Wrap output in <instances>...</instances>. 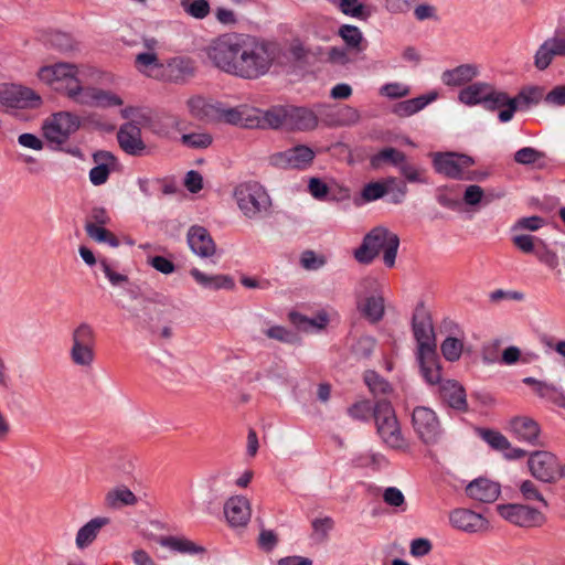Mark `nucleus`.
I'll return each mask as SVG.
<instances>
[{"label": "nucleus", "mask_w": 565, "mask_h": 565, "mask_svg": "<svg viewBox=\"0 0 565 565\" xmlns=\"http://www.w3.org/2000/svg\"><path fill=\"white\" fill-rule=\"evenodd\" d=\"M206 55L220 71L244 79L259 78L271 66L265 46L242 33L220 35L209 44Z\"/></svg>", "instance_id": "1"}, {"label": "nucleus", "mask_w": 565, "mask_h": 565, "mask_svg": "<svg viewBox=\"0 0 565 565\" xmlns=\"http://www.w3.org/2000/svg\"><path fill=\"white\" fill-rule=\"evenodd\" d=\"M412 329L417 342L416 360L420 374L427 384L436 385L440 381V359L431 318L424 303H418L414 310Z\"/></svg>", "instance_id": "2"}, {"label": "nucleus", "mask_w": 565, "mask_h": 565, "mask_svg": "<svg viewBox=\"0 0 565 565\" xmlns=\"http://www.w3.org/2000/svg\"><path fill=\"white\" fill-rule=\"evenodd\" d=\"M399 246V237L383 226L371 230L363 238L362 244L354 250V258L360 264H370L383 249V262L392 268Z\"/></svg>", "instance_id": "3"}, {"label": "nucleus", "mask_w": 565, "mask_h": 565, "mask_svg": "<svg viewBox=\"0 0 565 565\" xmlns=\"http://www.w3.org/2000/svg\"><path fill=\"white\" fill-rule=\"evenodd\" d=\"M40 81L51 86L52 89L63 93L71 100H74L82 87L78 77V68L71 63H56L43 66L39 70Z\"/></svg>", "instance_id": "4"}, {"label": "nucleus", "mask_w": 565, "mask_h": 565, "mask_svg": "<svg viewBox=\"0 0 565 565\" xmlns=\"http://www.w3.org/2000/svg\"><path fill=\"white\" fill-rule=\"evenodd\" d=\"M234 198L243 214L250 218H262L269 213L271 200L258 182H244L234 191Z\"/></svg>", "instance_id": "5"}, {"label": "nucleus", "mask_w": 565, "mask_h": 565, "mask_svg": "<svg viewBox=\"0 0 565 565\" xmlns=\"http://www.w3.org/2000/svg\"><path fill=\"white\" fill-rule=\"evenodd\" d=\"M376 430L384 444L393 449H401L405 445L398 420L392 403L385 398L379 399L373 409Z\"/></svg>", "instance_id": "6"}, {"label": "nucleus", "mask_w": 565, "mask_h": 565, "mask_svg": "<svg viewBox=\"0 0 565 565\" xmlns=\"http://www.w3.org/2000/svg\"><path fill=\"white\" fill-rule=\"evenodd\" d=\"M473 164L472 157L458 152H436L433 158L435 171L452 180H481L484 174L477 171H465Z\"/></svg>", "instance_id": "7"}, {"label": "nucleus", "mask_w": 565, "mask_h": 565, "mask_svg": "<svg viewBox=\"0 0 565 565\" xmlns=\"http://www.w3.org/2000/svg\"><path fill=\"white\" fill-rule=\"evenodd\" d=\"M81 118L71 111H57L50 115L42 124L44 138L53 149H62V146L81 128Z\"/></svg>", "instance_id": "8"}, {"label": "nucleus", "mask_w": 565, "mask_h": 565, "mask_svg": "<svg viewBox=\"0 0 565 565\" xmlns=\"http://www.w3.org/2000/svg\"><path fill=\"white\" fill-rule=\"evenodd\" d=\"M72 345L70 359L76 366L92 367L95 361L96 334L94 328L87 322H81L71 335Z\"/></svg>", "instance_id": "9"}, {"label": "nucleus", "mask_w": 565, "mask_h": 565, "mask_svg": "<svg viewBox=\"0 0 565 565\" xmlns=\"http://www.w3.org/2000/svg\"><path fill=\"white\" fill-rule=\"evenodd\" d=\"M412 426L425 445L436 444L441 434V425L436 413L426 406H417L412 412Z\"/></svg>", "instance_id": "10"}, {"label": "nucleus", "mask_w": 565, "mask_h": 565, "mask_svg": "<svg viewBox=\"0 0 565 565\" xmlns=\"http://www.w3.org/2000/svg\"><path fill=\"white\" fill-rule=\"evenodd\" d=\"M42 97L29 87L15 84H2V106L14 109H36Z\"/></svg>", "instance_id": "11"}, {"label": "nucleus", "mask_w": 565, "mask_h": 565, "mask_svg": "<svg viewBox=\"0 0 565 565\" xmlns=\"http://www.w3.org/2000/svg\"><path fill=\"white\" fill-rule=\"evenodd\" d=\"M499 514L507 521L522 527L540 526L545 516L537 509L525 504H500Z\"/></svg>", "instance_id": "12"}, {"label": "nucleus", "mask_w": 565, "mask_h": 565, "mask_svg": "<svg viewBox=\"0 0 565 565\" xmlns=\"http://www.w3.org/2000/svg\"><path fill=\"white\" fill-rule=\"evenodd\" d=\"M315 159V151L308 146L299 145L286 151L277 152L270 156L271 166L279 169L303 170L311 164Z\"/></svg>", "instance_id": "13"}, {"label": "nucleus", "mask_w": 565, "mask_h": 565, "mask_svg": "<svg viewBox=\"0 0 565 565\" xmlns=\"http://www.w3.org/2000/svg\"><path fill=\"white\" fill-rule=\"evenodd\" d=\"M531 475L545 483H553L558 477V462L554 454L537 450L530 455L527 460Z\"/></svg>", "instance_id": "14"}, {"label": "nucleus", "mask_w": 565, "mask_h": 565, "mask_svg": "<svg viewBox=\"0 0 565 565\" xmlns=\"http://www.w3.org/2000/svg\"><path fill=\"white\" fill-rule=\"evenodd\" d=\"M318 115L327 127H345L359 122L360 113L350 105L331 106L318 105Z\"/></svg>", "instance_id": "15"}, {"label": "nucleus", "mask_w": 565, "mask_h": 565, "mask_svg": "<svg viewBox=\"0 0 565 565\" xmlns=\"http://www.w3.org/2000/svg\"><path fill=\"white\" fill-rule=\"evenodd\" d=\"M73 102L97 108H109L124 104L122 99L113 92L84 85H82Z\"/></svg>", "instance_id": "16"}, {"label": "nucleus", "mask_w": 565, "mask_h": 565, "mask_svg": "<svg viewBox=\"0 0 565 565\" xmlns=\"http://www.w3.org/2000/svg\"><path fill=\"white\" fill-rule=\"evenodd\" d=\"M120 148L130 156L141 157L147 153V147L141 138L140 127L134 122H125L117 132Z\"/></svg>", "instance_id": "17"}, {"label": "nucleus", "mask_w": 565, "mask_h": 565, "mask_svg": "<svg viewBox=\"0 0 565 565\" xmlns=\"http://www.w3.org/2000/svg\"><path fill=\"white\" fill-rule=\"evenodd\" d=\"M565 56V38L557 33L546 39L534 54V66L540 70H546L555 57Z\"/></svg>", "instance_id": "18"}, {"label": "nucleus", "mask_w": 565, "mask_h": 565, "mask_svg": "<svg viewBox=\"0 0 565 565\" xmlns=\"http://www.w3.org/2000/svg\"><path fill=\"white\" fill-rule=\"evenodd\" d=\"M437 384H439V396L443 403L458 412L468 411L466 390L459 382L440 380Z\"/></svg>", "instance_id": "19"}, {"label": "nucleus", "mask_w": 565, "mask_h": 565, "mask_svg": "<svg viewBox=\"0 0 565 565\" xmlns=\"http://www.w3.org/2000/svg\"><path fill=\"white\" fill-rule=\"evenodd\" d=\"M319 122L318 110L307 107L287 105V129L308 131L313 130Z\"/></svg>", "instance_id": "20"}, {"label": "nucleus", "mask_w": 565, "mask_h": 565, "mask_svg": "<svg viewBox=\"0 0 565 565\" xmlns=\"http://www.w3.org/2000/svg\"><path fill=\"white\" fill-rule=\"evenodd\" d=\"M250 504L246 497H231L224 504V514L231 526H245L250 520Z\"/></svg>", "instance_id": "21"}, {"label": "nucleus", "mask_w": 565, "mask_h": 565, "mask_svg": "<svg viewBox=\"0 0 565 565\" xmlns=\"http://www.w3.org/2000/svg\"><path fill=\"white\" fill-rule=\"evenodd\" d=\"M509 428L518 440L532 446L539 445L541 428L533 418L527 416L513 417L509 423Z\"/></svg>", "instance_id": "22"}, {"label": "nucleus", "mask_w": 565, "mask_h": 565, "mask_svg": "<svg viewBox=\"0 0 565 565\" xmlns=\"http://www.w3.org/2000/svg\"><path fill=\"white\" fill-rule=\"evenodd\" d=\"M126 292L129 295V297L131 299H135V300L141 299L143 316H141L139 310L136 308L129 309V312H130L131 317L135 318L137 320L138 324H140L142 328H147L152 320V317L148 312V305L149 303H161V305L167 303V299L162 295H159V294H154L153 297H143L141 295L140 287L136 284L128 282V286L126 287Z\"/></svg>", "instance_id": "23"}, {"label": "nucleus", "mask_w": 565, "mask_h": 565, "mask_svg": "<svg viewBox=\"0 0 565 565\" xmlns=\"http://www.w3.org/2000/svg\"><path fill=\"white\" fill-rule=\"evenodd\" d=\"M186 239L191 250L200 257H210L215 253V243L203 226H191Z\"/></svg>", "instance_id": "24"}, {"label": "nucleus", "mask_w": 565, "mask_h": 565, "mask_svg": "<svg viewBox=\"0 0 565 565\" xmlns=\"http://www.w3.org/2000/svg\"><path fill=\"white\" fill-rule=\"evenodd\" d=\"M466 493L469 498L479 502L492 503L499 498L501 487L498 482L487 478H478L467 486Z\"/></svg>", "instance_id": "25"}, {"label": "nucleus", "mask_w": 565, "mask_h": 565, "mask_svg": "<svg viewBox=\"0 0 565 565\" xmlns=\"http://www.w3.org/2000/svg\"><path fill=\"white\" fill-rule=\"evenodd\" d=\"M451 525L458 530L475 533L483 529L486 520L468 509H456L449 515Z\"/></svg>", "instance_id": "26"}, {"label": "nucleus", "mask_w": 565, "mask_h": 565, "mask_svg": "<svg viewBox=\"0 0 565 565\" xmlns=\"http://www.w3.org/2000/svg\"><path fill=\"white\" fill-rule=\"evenodd\" d=\"M94 161L97 163L89 171V181L94 185H102L107 182L111 168L116 163V157L109 151H97L93 154Z\"/></svg>", "instance_id": "27"}, {"label": "nucleus", "mask_w": 565, "mask_h": 565, "mask_svg": "<svg viewBox=\"0 0 565 565\" xmlns=\"http://www.w3.org/2000/svg\"><path fill=\"white\" fill-rule=\"evenodd\" d=\"M230 473L225 470H217L211 473L206 479L207 487V509L213 504H220L221 500L227 492L230 486Z\"/></svg>", "instance_id": "28"}, {"label": "nucleus", "mask_w": 565, "mask_h": 565, "mask_svg": "<svg viewBox=\"0 0 565 565\" xmlns=\"http://www.w3.org/2000/svg\"><path fill=\"white\" fill-rule=\"evenodd\" d=\"M110 523L107 516H97L79 527L76 533L75 544L78 550H85L97 539L100 530Z\"/></svg>", "instance_id": "29"}, {"label": "nucleus", "mask_w": 565, "mask_h": 565, "mask_svg": "<svg viewBox=\"0 0 565 565\" xmlns=\"http://www.w3.org/2000/svg\"><path fill=\"white\" fill-rule=\"evenodd\" d=\"M190 275L192 278L199 284L201 287L210 290H233L235 288V281L230 275H207L201 271L198 268H192L190 270Z\"/></svg>", "instance_id": "30"}, {"label": "nucleus", "mask_w": 565, "mask_h": 565, "mask_svg": "<svg viewBox=\"0 0 565 565\" xmlns=\"http://www.w3.org/2000/svg\"><path fill=\"white\" fill-rule=\"evenodd\" d=\"M438 93L433 90L415 98L396 103L392 113L398 117H409L424 109L428 104L435 102Z\"/></svg>", "instance_id": "31"}, {"label": "nucleus", "mask_w": 565, "mask_h": 565, "mask_svg": "<svg viewBox=\"0 0 565 565\" xmlns=\"http://www.w3.org/2000/svg\"><path fill=\"white\" fill-rule=\"evenodd\" d=\"M193 61L189 57L178 56L170 58L166 65V76L169 81L179 83L194 74Z\"/></svg>", "instance_id": "32"}, {"label": "nucleus", "mask_w": 565, "mask_h": 565, "mask_svg": "<svg viewBox=\"0 0 565 565\" xmlns=\"http://www.w3.org/2000/svg\"><path fill=\"white\" fill-rule=\"evenodd\" d=\"M478 75V68L472 64H461L443 73L441 79L447 86H461L470 83Z\"/></svg>", "instance_id": "33"}, {"label": "nucleus", "mask_w": 565, "mask_h": 565, "mask_svg": "<svg viewBox=\"0 0 565 565\" xmlns=\"http://www.w3.org/2000/svg\"><path fill=\"white\" fill-rule=\"evenodd\" d=\"M255 126L273 129L287 128V105L271 106L260 117H257Z\"/></svg>", "instance_id": "34"}, {"label": "nucleus", "mask_w": 565, "mask_h": 565, "mask_svg": "<svg viewBox=\"0 0 565 565\" xmlns=\"http://www.w3.org/2000/svg\"><path fill=\"white\" fill-rule=\"evenodd\" d=\"M406 160V156L403 151L393 148L385 147L381 149L377 153L371 156L370 166L374 170L381 169L384 164H391L393 167H397Z\"/></svg>", "instance_id": "35"}, {"label": "nucleus", "mask_w": 565, "mask_h": 565, "mask_svg": "<svg viewBox=\"0 0 565 565\" xmlns=\"http://www.w3.org/2000/svg\"><path fill=\"white\" fill-rule=\"evenodd\" d=\"M358 309L366 320L376 323L384 316V298L375 295L366 297L363 302L358 303Z\"/></svg>", "instance_id": "36"}, {"label": "nucleus", "mask_w": 565, "mask_h": 565, "mask_svg": "<svg viewBox=\"0 0 565 565\" xmlns=\"http://www.w3.org/2000/svg\"><path fill=\"white\" fill-rule=\"evenodd\" d=\"M491 84L484 82L472 83L459 92V100L468 106H475L483 103V97L487 96Z\"/></svg>", "instance_id": "37"}, {"label": "nucleus", "mask_w": 565, "mask_h": 565, "mask_svg": "<svg viewBox=\"0 0 565 565\" xmlns=\"http://www.w3.org/2000/svg\"><path fill=\"white\" fill-rule=\"evenodd\" d=\"M192 116L200 120L213 121L215 119L216 103H207L203 97L194 96L188 100Z\"/></svg>", "instance_id": "38"}, {"label": "nucleus", "mask_w": 565, "mask_h": 565, "mask_svg": "<svg viewBox=\"0 0 565 565\" xmlns=\"http://www.w3.org/2000/svg\"><path fill=\"white\" fill-rule=\"evenodd\" d=\"M338 35L343 40L347 45V49L350 51H354L356 53L362 52L365 46L364 38L361 30L352 24H342L339 28Z\"/></svg>", "instance_id": "39"}, {"label": "nucleus", "mask_w": 565, "mask_h": 565, "mask_svg": "<svg viewBox=\"0 0 565 565\" xmlns=\"http://www.w3.org/2000/svg\"><path fill=\"white\" fill-rule=\"evenodd\" d=\"M159 544L182 554H198L205 552L204 547L196 545L194 542L175 536H162L159 540Z\"/></svg>", "instance_id": "40"}, {"label": "nucleus", "mask_w": 565, "mask_h": 565, "mask_svg": "<svg viewBox=\"0 0 565 565\" xmlns=\"http://www.w3.org/2000/svg\"><path fill=\"white\" fill-rule=\"evenodd\" d=\"M105 501L107 507L118 509L125 505H135L138 499L127 487H118L106 494Z\"/></svg>", "instance_id": "41"}, {"label": "nucleus", "mask_w": 565, "mask_h": 565, "mask_svg": "<svg viewBox=\"0 0 565 565\" xmlns=\"http://www.w3.org/2000/svg\"><path fill=\"white\" fill-rule=\"evenodd\" d=\"M478 436L484 440L491 448L505 451L511 448L508 438L498 430L490 428H477Z\"/></svg>", "instance_id": "42"}, {"label": "nucleus", "mask_w": 565, "mask_h": 565, "mask_svg": "<svg viewBox=\"0 0 565 565\" xmlns=\"http://www.w3.org/2000/svg\"><path fill=\"white\" fill-rule=\"evenodd\" d=\"M290 321L299 329L308 330L310 328L322 329L328 324V317L326 313H320L316 318L310 319L299 312L289 313Z\"/></svg>", "instance_id": "43"}, {"label": "nucleus", "mask_w": 565, "mask_h": 565, "mask_svg": "<svg viewBox=\"0 0 565 565\" xmlns=\"http://www.w3.org/2000/svg\"><path fill=\"white\" fill-rule=\"evenodd\" d=\"M363 379L373 395H386L392 392L391 384L375 371H365Z\"/></svg>", "instance_id": "44"}, {"label": "nucleus", "mask_w": 565, "mask_h": 565, "mask_svg": "<svg viewBox=\"0 0 565 565\" xmlns=\"http://www.w3.org/2000/svg\"><path fill=\"white\" fill-rule=\"evenodd\" d=\"M47 44L63 53L73 51L76 47V42L70 33L62 31H54L47 35Z\"/></svg>", "instance_id": "45"}, {"label": "nucleus", "mask_w": 565, "mask_h": 565, "mask_svg": "<svg viewBox=\"0 0 565 565\" xmlns=\"http://www.w3.org/2000/svg\"><path fill=\"white\" fill-rule=\"evenodd\" d=\"M535 393L541 398L565 409V393L562 388L545 382L540 388H535Z\"/></svg>", "instance_id": "46"}, {"label": "nucleus", "mask_w": 565, "mask_h": 565, "mask_svg": "<svg viewBox=\"0 0 565 565\" xmlns=\"http://www.w3.org/2000/svg\"><path fill=\"white\" fill-rule=\"evenodd\" d=\"M85 231L87 235L98 243H106L111 247L119 246V239L110 231L104 226H97L93 223H86Z\"/></svg>", "instance_id": "47"}, {"label": "nucleus", "mask_w": 565, "mask_h": 565, "mask_svg": "<svg viewBox=\"0 0 565 565\" xmlns=\"http://www.w3.org/2000/svg\"><path fill=\"white\" fill-rule=\"evenodd\" d=\"M180 6L188 15L198 20L206 18L211 12L209 0H181Z\"/></svg>", "instance_id": "48"}, {"label": "nucleus", "mask_w": 565, "mask_h": 565, "mask_svg": "<svg viewBox=\"0 0 565 565\" xmlns=\"http://www.w3.org/2000/svg\"><path fill=\"white\" fill-rule=\"evenodd\" d=\"M482 99L483 108L489 111H494L499 108L505 107V105L509 104L512 98H510L509 95L504 92L495 90L491 85L487 96H484Z\"/></svg>", "instance_id": "49"}, {"label": "nucleus", "mask_w": 565, "mask_h": 565, "mask_svg": "<svg viewBox=\"0 0 565 565\" xmlns=\"http://www.w3.org/2000/svg\"><path fill=\"white\" fill-rule=\"evenodd\" d=\"M338 9L348 17L366 20L370 15L366 7L360 0H341Z\"/></svg>", "instance_id": "50"}, {"label": "nucleus", "mask_w": 565, "mask_h": 565, "mask_svg": "<svg viewBox=\"0 0 565 565\" xmlns=\"http://www.w3.org/2000/svg\"><path fill=\"white\" fill-rule=\"evenodd\" d=\"M462 349V342L455 337H447L440 345L443 356L449 362L458 361L461 356Z\"/></svg>", "instance_id": "51"}, {"label": "nucleus", "mask_w": 565, "mask_h": 565, "mask_svg": "<svg viewBox=\"0 0 565 565\" xmlns=\"http://www.w3.org/2000/svg\"><path fill=\"white\" fill-rule=\"evenodd\" d=\"M216 114L213 121H224L231 125H243V113L238 108H227L222 103H216Z\"/></svg>", "instance_id": "52"}, {"label": "nucleus", "mask_w": 565, "mask_h": 565, "mask_svg": "<svg viewBox=\"0 0 565 565\" xmlns=\"http://www.w3.org/2000/svg\"><path fill=\"white\" fill-rule=\"evenodd\" d=\"M373 409L374 405L370 401L363 399L348 407L347 413L354 420L367 422L373 416Z\"/></svg>", "instance_id": "53"}, {"label": "nucleus", "mask_w": 565, "mask_h": 565, "mask_svg": "<svg viewBox=\"0 0 565 565\" xmlns=\"http://www.w3.org/2000/svg\"><path fill=\"white\" fill-rule=\"evenodd\" d=\"M269 339H275L282 343L296 344L300 341L298 334L281 326H274L265 330Z\"/></svg>", "instance_id": "54"}, {"label": "nucleus", "mask_w": 565, "mask_h": 565, "mask_svg": "<svg viewBox=\"0 0 565 565\" xmlns=\"http://www.w3.org/2000/svg\"><path fill=\"white\" fill-rule=\"evenodd\" d=\"M545 158L544 152L533 148L523 147L514 153V161L522 166H531Z\"/></svg>", "instance_id": "55"}, {"label": "nucleus", "mask_w": 565, "mask_h": 565, "mask_svg": "<svg viewBox=\"0 0 565 565\" xmlns=\"http://www.w3.org/2000/svg\"><path fill=\"white\" fill-rule=\"evenodd\" d=\"M409 94V86L397 82L386 83L380 88V95L387 97L390 99L403 98L408 96Z\"/></svg>", "instance_id": "56"}, {"label": "nucleus", "mask_w": 565, "mask_h": 565, "mask_svg": "<svg viewBox=\"0 0 565 565\" xmlns=\"http://www.w3.org/2000/svg\"><path fill=\"white\" fill-rule=\"evenodd\" d=\"M181 141L186 147L194 148V149H204V148H207L212 143L213 139H212V136L209 134L192 132V134L182 135Z\"/></svg>", "instance_id": "57"}, {"label": "nucleus", "mask_w": 565, "mask_h": 565, "mask_svg": "<svg viewBox=\"0 0 565 565\" xmlns=\"http://www.w3.org/2000/svg\"><path fill=\"white\" fill-rule=\"evenodd\" d=\"M388 192V186L382 182H370L364 185L362 190V198L366 202L376 201L383 198Z\"/></svg>", "instance_id": "58"}, {"label": "nucleus", "mask_w": 565, "mask_h": 565, "mask_svg": "<svg viewBox=\"0 0 565 565\" xmlns=\"http://www.w3.org/2000/svg\"><path fill=\"white\" fill-rule=\"evenodd\" d=\"M520 492L524 500L527 501H539L541 502L545 508L548 507L547 501L544 499L540 490L537 489L536 484L531 480H524L520 484Z\"/></svg>", "instance_id": "59"}, {"label": "nucleus", "mask_w": 565, "mask_h": 565, "mask_svg": "<svg viewBox=\"0 0 565 565\" xmlns=\"http://www.w3.org/2000/svg\"><path fill=\"white\" fill-rule=\"evenodd\" d=\"M535 256L536 258L547 266L550 269H555L559 265V258L557 254L550 249L545 244L542 245V247H539L535 249Z\"/></svg>", "instance_id": "60"}, {"label": "nucleus", "mask_w": 565, "mask_h": 565, "mask_svg": "<svg viewBox=\"0 0 565 565\" xmlns=\"http://www.w3.org/2000/svg\"><path fill=\"white\" fill-rule=\"evenodd\" d=\"M545 94L544 88L539 86H532L522 89L516 99L522 100L524 104H539L541 100H544Z\"/></svg>", "instance_id": "61"}, {"label": "nucleus", "mask_w": 565, "mask_h": 565, "mask_svg": "<svg viewBox=\"0 0 565 565\" xmlns=\"http://www.w3.org/2000/svg\"><path fill=\"white\" fill-rule=\"evenodd\" d=\"M386 184L388 186L390 202L394 204L402 203L407 192L406 184H397L395 178H388Z\"/></svg>", "instance_id": "62"}, {"label": "nucleus", "mask_w": 565, "mask_h": 565, "mask_svg": "<svg viewBox=\"0 0 565 565\" xmlns=\"http://www.w3.org/2000/svg\"><path fill=\"white\" fill-rule=\"evenodd\" d=\"M315 534L320 536V540H326L329 532L334 526V521L330 516L317 518L311 522Z\"/></svg>", "instance_id": "63"}, {"label": "nucleus", "mask_w": 565, "mask_h": 565, "mask_svg": "<svg viewBox=\"0 0 565 565\" xmlns=\"http://www.w3.org/2000/svg\"><path fill=\"white\" fill-rule=\"evenodd\" d=\"M544 102L547 105L564 106L565 105V85L555 86L552 90H550L545 95Z\"/></svg>", "instance_id": "64"}]
</instances>
